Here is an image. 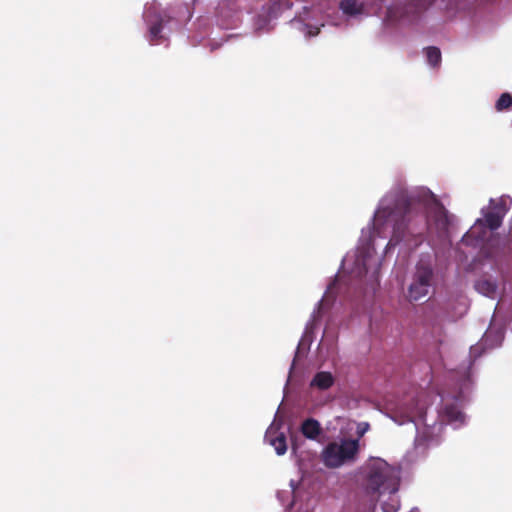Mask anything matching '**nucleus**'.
I'll use <instances>...</instances> for the list:
<instances>
[{
	"label": "nucleus",
	"mask_w": 512,
	"mask_h": 512,
	"mask_svg": "<svg viewBox=\"0 0 512 512\" xmlns=\"http://www.w3.org/2000/svg\"><path fill=\"white\" fill-rule=\"evenodd\" d=\"M435 202L431 221L424 214L416 196L405 190H398L387 195L374 215L377 225L392 224L391 241L406 242L417 248L423 242V235L432 225L439 234L447 232L449 219L445 207L431 194Z\"/></svg>",
	"instance_id": "nucleus-1"
},
{
	"label": "nucleus",
	"mask_w": 512,
	"mask_h": 512,
	"mask_svg": "<svg viewBox=\"0 0 512 512\" xmlns=\"http://www.w3.org/2000/svg\"><path fill=\"white\" fill-rule=\"evenodd\" d=\"M398 486V478L385 461H377L371 465L367 477L368 493L394 494L398 491Z\"/></svg>",
	"instance_id": "nucleus-2"
},
{
	"label": "nucleus",
	"mask_w": 512,
	"mask_h": 512,
	"mask_svg": "<svg viewBox=\"0 0 512 512\" xmlns=\"http://www.w3.org/2000/svg\"><path fill=\"white\" fill-rule=\"evenodd\" d=\"M359 452L357 439H342L330 442L322 451V461L328 468H338L347 462L354 461Z\"/></svg>",
	"instance_id": "nucleus-3"
},
{
	"label": "nucleus",
	"mask_w": 512,
	"mask_h": 512,
	"mask_svg": "<svg viewBox=\"0 0 512 512\" xmlns=\"http://www.w3.org/2000/svg\"><path fill=\"white\" fill-rule=\"evenodd\" d=\"M434 272L430 264L419 262L408 288V298L410 301H419L429 294L432 287Z\"/></svg>",
	"instance_id": "nucleus-4"
},
{
	"label": "nucleus",
	"mask_w": 512,
	"mask_h": 512,
	"mask_svg": "<svg viewBox=\"0 0 512 512\" xmlns=\"http://www.w3.org/2000/svg\"><path fill=\"white\" fill-rule=\"evenodd\" d=\"M265 439L275 448L278 455H283L287 451L286 436L283 432H278L274 428H269L266 432Z\"/></svg>",
	"instance_id": "nucleus-5"
},
{
	"label": "nucleus",
	"mask_w": 512,
	"mask_h": 512,
	"mask_svg": "<svg viewBox=\"0 0 512 512\" xmlns=\"http://www.w3.org/2000/svg\"><path fill=\"white\" fill-rule=\"evenodd\" d=\"M496 209L497 211H491L485 215V222L491 230H496L502 225L504 215L506 214V209L503 205L498 204Z\"/></svg>",
	"instance_id": "nucleus-6"
},
{
	"label": "nucleus",
	"mask_w": 512,
	"mask_h": 512,
	"mask_svg": "<svg viewBox=\"0 0 512 512\" xmlns=\"http://www.w3.org/2000/svg\"><path fill=\"white\" fill-rule=\"evenodd\" d=\"M321 430L320 423L313 418L304 420L301 425V432L308 439H316L320 435Z\"/></svg>",
	"instance_id": "nucleus-7"
},
{
	"label": "nucleus",
	"mask_w": 512,
	"mask_h": 512,
	"mask_svg": "<svg viewBox=\"0 0 512 512\" xmlns=\"http://www.w3.org/2000/svg\"><path fill=\"white\" fill-rule=\"evenodd\" d=\"M334 384V377L330 372H317L311 381V386L320 390H327Z\"/></svg>",
	"instance_id": "nucleus-8"
},
{
	"label": "nucleus",
	"mask_w": 512,
	"mask_h": 512,
	"mask_svg": "<svg viewBox=\"0 0 512 512\" xmlns=\"http://www.w3.org/2000/svg\"><path fill=\"white\" fill-rule=\"evenodd\" d=\"M443 412L449 422H464V414L455 404L445 405Z\"/></svg>",
	"instance_id": "nucleus-9"
},
{
	"label": "nucleus",
	"mask_w": 512,
	"mask_h": 512,
	"mask_svg": "<svg viewBox=\"0 0 512 512\" xmlns=\"http://www.w3.org/2000/svg\"><path fill=\"white\" fill-rule=\"evenodd\" d=\"M428 63L432 67H438L441 63V51L438 47L430 46L425 49Z\"/></svg>",
	"instance_id": "nucleus-10"
},
{
	"label": "nucleus",
	"mask_w": 512,
	"mask_h": 512,
	"mask_svg": "<svg viewBox=\"0 0 512 512\" xmlns=\"http://www.w3.org/2000/svg\"><path fill=\"white\" fill-rule=\"evenodd\" d=\"M340 7L347 15H356L361 12V7L357 4L356 0H342Z\"/></svg>",
	"instance_id": "nucleus-11"
},
{
	"label": "nucleus",
	"mask_w": 512,
	"mask_h": 512,
	"mask_svg": "<svg viewBox=\"0 0 512 512\" xmlns=\"http://www.w3.org/2000/svg\"><path fill=\"white\" fill-rule=\"evenodd\" d=\"M512 106V96L510 93H503L496 102L497 111H503Z\"/></svg>",
	"instance_id": "nucleus-12"
},
{
	"label": "nucleus",
	"mask_w": 512,
	"mask_h": 512,
	"mask_svg": "<svg viewBox=\"0 0 512 512\" xmlns=\"http://www.w3.org/2000/svg\"><path fill=\"white\" fill-rule=\"evenodd\" d=\"M162 28L163 27H162L161 22H156L150 27L149 33H150V37H151V42L158 44V42H156V40L162 38V36H161Z\"/></svg>",
	"instance_id": "nucleus-13"
},
{
	"label": "nucleus",
	"mask_w": 512,
	"mask_h": 512,
	"mask_svg": "<svg viewBox=\"0 0 512 512\" xmlns=\"http://www.w3.org/2000/svg\"><path fill=\"white\" fill-rule=\"evenodd\" d=\"M477 287L479 289H485L487 292L494 291L495 287L489 281L478 282Z\"/></svg>",
	"instance_id": "nucleus-14"
},
{
	"label": "nucleus",
	"mask_w": 512,
	"mask_h": 512,
	"mask_svg": "<svg viewBox=\"0 0 512 512\" xmlns=\"http://www.w3.org/2000/svg\"><path fill=\"white\" fill-rule=\"evenodd\" d=\"M357 263H361L363 265V271H361L360 274H366L367 268L365 266V258H357Z\"/></svg>",
	"instance_id": "nucleus-15"
},
{
	"label": "nucleus",
	"mask_w": 512,
	"mask_h": 512,
	"mask_svg": "<svg viewBox=\"0 0 512 512\" xmlns=\"http://www.w3.org/2000/svg\"><path fill=\"white\" fill-rule=\"evenodd\" d=\"M368 427H369V425L366 423L364 428L358 429L357 433H358L359 437H362L364 435V433L367 431Z\"/></svg>",
	"instance_id": "nucleus-16"
},
{
	"label": "nucleus",
	"mask_w": 512,
	"mask_h": 512,
	"mask_svg": "<svg viewBox=\"0 0 512 512\" xmlns=\"http://www.w3.org/2000/svg\"><path fill=\"white\" fill-rule=\"evenodd\" d=\"M319 33V28H316L314 32L310 31V35H317Z\"/></svg>",
	"instance_id": "nucleus-17"
}]
</instances>
